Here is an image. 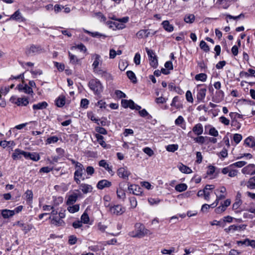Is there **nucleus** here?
Returning <instances> with one entry per match:
<instances>
[{"mask_svg":"<svg viewBox=\"0 0 255 255\" xmlns=\"http://www.w3.org/2000/svg\"><path fill=\"white\" fill-rule=\"evenodd\" d=\"M207 78V76L205 73H200L199 74H197L195 77V79L197 81H201L202 82H205L206 81Z\"/></svg>","mask_w":255,"mask_h":255,"instance_id":"40","label":"nucleus"},{"mask_svg":"<svg viewBox=\"0 0 255 255\" xmlns=\"http://www.w3.org/2000/svg\"><path fill=\"white\" fill-rule=\"evenodd\" d=\"M95 136L97 138V140L99 143L104 148H106L107 144L106 143L105 141L104 140V137L103 136L101 135V134L99 133H96L95 134Z\"/></svg>","mask_w":255,"mask_h":255,"instance_id":"33","label":"nucleus"},{"mask_svg":"<svg viewBox=\"0 0 255 255\" xmlns=\"http://www.w3.org/2000/svg\"><path fill=\"white\" fill-rule=\"evenodd\" d=\"M81 221L84 224H87L89 222V217L86 211L82 215Z\"/></svg>","mask_w":255,"mask_h":255,"instance_id":"45","label":"nucleus"},{"mask_svg":"<svg viewBox=\"0 0 255 255\" xmlns=\"http://www.w3.org/2000/svg\"><path fill=\"white\" fill-rule=\"evenodd\" d=\"M127 75L128 77L133 82H136V78L134 73L131 71H128L127 72Z\"/></svg>","mask_w":255,"mask_h":255,"instance_id":"42","label":"nucleus"},{"mask_svg":"<svg viewBox=\"0 0 255 255\" xmlns=\"http://www.w3.org/2000/svg\"><path fill=\"white\" fill-rule=\"evenodd\" d=\"M106 206H109V211L113 215L120 216L122 215L125 212V208L121 205H116L114 206H109L105 204Z\"/></svg>","mask_w":255,"mask_h":255,"instance_id":"5","label":"nucleus"},{"mask_svg":"<svg viewBox=\"0 0 255 255\" xmlns=\"http://www.w3.org/2000/svg\"><path fill=\"white\" fill-rule=\"evenodd\" d=\"M178 167L179 170L183 173L189 174L192 172L191 169L182 163H181Z\"/></svg>","mask_w":255,"mask_h":255,"instance_id":"31","label":"nucleus"},{"mask_svg":"<svg viewBox=\"0 0 255 255\" xmlns=\"http://www.w3.org/2000/svg\"><path fill=\"white\" fill-rule=\"evenodd\" d=\"M112 185L111 182L103 179L99 181L97 185V187L99 189H103L106 187H109Z\"/></svg>","mask_w":255,"mask_h":255,"instance_id":"17","label":"nucleus"},{"mask_svg":"<svg viewBox=\"0 0 255 255\" xmlns=\"http://www.w3.org/2000/svg\"><path fill=\"white\" fill-rule=\"evenodd\" d=\"M77 241V238L75 236L71 235V236H69V240H68V242H69V244H70L71 245H74L76 243Z\"/></svg>","mask_w":255,"mask_h":255,"instance_id":"61","label":"nucleus"},{"mask_svg":"<svg viewBox=\"0 0 255 255\" xmlns=\"http://www.w3.org/2000/svg\"><path fill=\"white\" fill-rule=\"evenodd\" d=\"M246 185L250 189H255V176L249 179L246 183Z\"/></svg>","mask_w":255,"mask_h":255,"instance_id":"34","label":"nucleus"},{"mask_svg":"<svg viewBox=\"0 0 255 255\" xmlns=\"http://www.w3.org/2000/svg\"><path fill=\"white\" fill-rule=\"evenodd\" d=\"M84 169H76L74 172V180L78 184H80V178L82 177Z\"/></svg>","mask_w":255,"mask_h":255,"instance_id":"19","label":"nucleus"},{"mask_svg":"<svg viewBox=\"0 0 255 255\" xmlns=\"http://www.w3.org/2000/svg\"><path fill=\"white\" fill-rule=\"evenodd\" d=\"M84 31L86 33H87L89 35H90L91 36L93 37H100V38H102L103 39H105L107 36L105 34H102V33H100V32H91L89 30H86V29H84Z\"/></svg>","mask_w":255,"mask_h":255,"instance_id":"27","label":"nucleus"},{"mask_svg":"<svg viewBox=\"0 0 255 255\" xmlns=\"http://www.w3.org/2000/svg\"><path fill=\"white\" fill-rule=\"evenodd\" d=\"M1 214L4 219H8L14 215V211L3 209L1 211Z\"/></svg>","mask_w":255,"mask_h":255,"instance_id":"24","label":"nucleus"},{"mask_svg":"<svg viewBox=\"0 0 255 255\" xmlns=\"http://www.w3.org/2000/svg\"><path fill=\"white\" fill-rule=\"evenodd\" d=\"M224 97V93L222 90H219L216 92L215 96L213 97V101L216 103H219L222 101Z\"/></svg>","mask_w":255,"mask_h":255,"instance_id":"22","label":"nucleus"},{"mask_svg":"<svg viewBox=\"0 0 255 255\" xmlns=\"http://www.w3.org/2000/svg\"><path fill=\"white\" fill-rule=\"evenodd\" d=\"M145 50L149 58L150 66L154 68H156L158 66V60L155 53L152 50L147 47L145 48Z\"/></svg>","mask_w":255,"mask_h":255,"instance_id":"4","label":"nucleus"},{"mask_svg":"<svg viewBox=\"0 0 255 255\" xmlns=\"http://www.w3.org/2000/svg\"><path fill=\"white\" fill-rule=\"evenodd\" d=\"M138 113L140 116L142 117H145L146 116H148V119H150L151 118V116L149 115L148 112L146 111L145 109H142V110L139 111Z\"/></svg>","mask_w":255,"mask_h":255,"instance_id":"56","label":"nucleus"},{"mask_svg":"<svg viewBox=\"0 0 255 255\" xmlns=\"http://www.w3.org/2000/svg\"><path fill=\"white\" fill-rule=\"evenodd\" d=\"M244 17H245L244 14L243 13H241L240 14H239L238 16H232L230 14L227 15V18H228L229 19H233L234 20H238L241 18H244Z\"/></svg>","mask_w":255,"mask_h":255,"instance_id":"54","label":"nucleus"},{"mask_svg":"<svg viewBox=\"0 0 255 255\" xmlns=\"http://www.w3.org/2000/svg\"><path fill=\"white\" fill-rule=\"evenodd\" d=\"M88 86L95 95H99L103 91V86L100 81L97 79H92L88 83Z\"/></svg>","mask_w":255,"mask_h":255,"instance_id":"1","label":"nucleus"},{"mask_svg":"<svg viewBox=\"0 0 255 255\" xmlns=\"http://www.w3.org/2000/svg\"><path fill=\"white\" fill-rule=\"evenodd\" d=\"M71 48L72 49L77 48V49H79L81 51H84V52H86L87 51L86 47L82 43H81L80 44H78L77 45H76L75 46H73Z\"/></svg>","mask_w":255,"mask_h":255,"instance_id":"59","label":"nucleus"},{"mask_svg":"<svg viewBox=\"0 0 255 255\" xmlns=\"http://www.w3.org/2000/svg\"><path fill=\"white\" fill-rule=\"evenodd\" d=\"M178 148L177 144H169L167 146L166 149L168 151L174 152L177 150Z\"/></svg>","mask_w":255,"mask_h":255,"instance_id":"49","label":"nucleus"},{"mask_svg":"<svg viewBox=\"0 0 255 255\" xmlns=\"http://www.w3.org/2000/svg\"><path fill=\"white\" fill-rule=\"evenodd\" d=\"M118 175L124 179H128V176L131 174L127 167H121L117 171Z\"/></svg>","mask_w":255,"mask_h":255,"instance_id":"7","label":"nucleus"},{"mask_svg":"<svg viewBox=\"0 0 255 255\" xmlns=\"http://www.w3.org/2000/svg\"><path fill=\"white\" fill-rule=\"evenodd\" d=\"M209 134L212 136L216 137L218 136L219 132L215 128L212 127L209 129Z\"/></svg>","mask_w":255,"mask_h":255,"instance_id":"58","label":"nucleus"},{"mask_svg":"<svg viewBox=\"0 0 255 255\" xmlns=\"http://www.w3.org/2000/svg\"><path fill=\"white\" fill-rule=\"evenodd\" d=\"M231 125L237 130L239 129L241 127V124L235 119L232 120Z\"/></svg>","mask_w":255,"mask_h":255,"instance_id":"47","label":"nucleus"},{"mask_svg":"<svg viewBox=\"0 0 255 255\" xmlns=\"http://www.w3.org/2000/svg\"><path fill=\"white\" fill-rule=\"evenodd\" d=\"M16 224L21 228V230L24 231L25 234L29 232L33 227L32 225L24 224L21 221L17 222Z\"/></svg>","mask_w":255,"mask_h":255,"instance_id":"14","label":"nucleus"},{"mask_svg":"<svg viewBox=\"0 0 255 255\" xmlns=\"http://www.w3.org/2000/svg\"><path fill=\"white\" fill-rule=\"evenodd\" d=\"M65 104V97L63 96H60L56 100V105L58 107H63Z\"/></svg>","mask_w":255,"mask_h":255,"instance_id":"36","label":"nucleus"},{"mask_svg":"<svg viewBox=\"0 0 255 255\" xmlns=\"http://www.w3.org/2000/svg\"><path fill=\"white\" fill-rule=\"evenodd\" d=\"M97 74L101 75V76L105 78L106 80L111 81L113 80V77L112 75L106 71H104L102 70H99Z\"/></svg>","mask_w":255,"mask_h":255,"instance_id":"29","label":"nucleus"},{"mask_svg":"<svg viewBox=\"0 0 255 255\" xmlns=\"http://www.w3.org/2000/svg\"><path fill=\"white\" fill-rule=\"evenodd\" d=\"M59 140V138L56 136H52L47 138L45 141L46 144L55 143Z\"/></svg>","mask_w":255,"mask_h":255,"instance_id":"38","label":"nucleus"},{"mask_svg":"<svg viewBox=\"0 0 255 255\" xmlns=\"http://www.w3.org/2000/svg\"><path fill=\"white\" fill-rule=\"evenodd\" d=\"M80 189L83 193L87 194L92 191L93 187L90 185L82 183L80 185Z\"/></svg>","mask_w":255,"mask_h":255,"instance_id":"23","label":"nucleus"},{"mask_svg":"<svg viewBox=\"0 0 255 255\" xmlns=\"http://www.w3.org/2000/svg\"><path fill=\"white\" fill-rule=\"evenodd\" d=\"M130 206L131 208H135L137 206V201L134 197H131L129 198Z\"/></svg>","mask_w":255,"mask_h":255,"instance_id":"52","label":"nucleus"},{"mask_svg":"<svg viewBox=\"0 0 255 255\" xmlns=\"http://www.w3.org/2000/svg\"><path fill=\"white\" fill-rule=\"evenodd\" d=\"M187 136L192 138L196 143L203 144L205 142V137L200 135H197V137H194L191 131L188 132Z\"/></svg>","mask_w":255,"mask_h":255,"instance_id":"15","label":"nucleus"},{"mask_svg":"<svg viewBox=\"0 0 255 255\" xmlns=\"http://www.w3.org/2000/svg\"><path fill=\"white\" fill-rule=\"evenodd\" d=\"M162 25L164 29L167 32H172L174 30V27L170 24L169 21L164 20L162 22Z\"/></svg>","mask_w":255,"mask_h":255,"instance_id":"30","label":"nucleus"},{"mask_svg":"<svg viewBox=\"0 0 255 255\" xmlns=\"http://www.w3.org/2000/svg\"><path fill=\"white\" fill-rule=\"evenodd\" d=\"M69 206L68 207L67 210L71 213H75L76 212H78L79 210L80 207H79V205L78 204L74 205L73 206H70V205H69Z\"/></svg>","mask_w":255,"mask_h":255,"instance_id":"41","label":"nucleus"},{"mask_svg":"<svg viewBox=\"0 0 255 255\" xmlns=\"http://www.w3.org/2000/svg\"><path fill=\"white\" fill-rule=\"evenodd\" d=\"M242 135L239 133H235L233 136V140L236 144H238L242 139Z\"/></svg>","mask_w":255,"mask_h":255,"instance_id":"51","label":"nucleus"},{"mask_svg":"<svg viewBox=\"0 0 255 255\" xmlns=\"http://www.w3.org/2000/svg\"><path fill=\"white\" fill-rule=\"evenodd\" d=\"M9 19L18 21H23L24 20V18L22 16L19 10H16L13 14H12L10 16Z\"/></svg>","mask_w":255,"mask_h":255,"instance_id":"21","label":"nucleus"},{"mask_svg":"<svg viewBox=\"0 0 255 255\" xmlns=\"http://www.w3.org/2000/svg\"><path fill=\"white\" fill-rule=\"evenodd\" d=\"M49 220H50L51 224L57 227L62 226L65 224L64 221L60 219L58 216H50L49 218Z\"/></svg>","mask_w":255,"mask_h":255,"instance_id":"8","label":"nucleus"},{"mask_svg":"<svg viewBox=\"0 0 255 255\" xmlns=\"http://www.w3.org/2000/svg\"><path fill=\"white\" fill-rule=\"evenodd\" d=\"M197 100L198 102H203L205 98L207 89L204 85L197 86Z\"/></svg>","mask_w":255,"mask_h":255,"instance_id":"6","label":"nucleus"},{"mask_svg":"<svg viewBox=\"0 0 255 255\" xmlns=\"http://www.w3.org/2000/svg\"><path fill=\"white\" fill-rule=\"evenodd\" d=\"M149 231L145 228L140 223H136L135 225V234L132 235L133 237L142 238L147 234Z\"/></svg>","mask_w":255,"mask_h":255,"instance_id":"3","label":"nucleus"},{"mask_svg":"<svg viewBox=\"0 0 255 255\" xmlns=\"http://www.w3.org/2000/svg\"><path fill=\"white\" fill-rule=\"evenodd\" d=\"M244 174L254 175L255 174V165L250 164L244 167L242 170Z\"/></svg>","mask_w":255,"mask_h":255,"instance_id":"11","label":"nucleus"},{"mask_svg":"<svg viewBox=\"0 0 255 255\" xmlns=\"http://www.w3.org/2000/svg\"><path fill=\"white\" fill-rule=\"evenodd\" d=\"M128 185V190L130 193H132L134 195H139L141 193L140 191V188L137 185L135 184H129Z\"/></svg>","mask_w":255,"mask_h":255,"instance_id":"10","label":"nucleus"},{"mask_svg":"<svg viewBox=\"0 0 255 255\" xmlns=\"http://www.w3.org/2000/svg\"><path fill=\"white\" fill-rule=\"evenodd\" d=\"M47 106V103L46 102L43 101L36 104H34L32 106V108L34 110H43L46 109Z\"/></svg>","mask_w":255,"mask_h":255,"instance_id":"25","label":"nucleus"},{"mask_svg":"<svg viewBox=\"0 0 255 255\" xmlns=\"http://www.w3.org/2000/svg\"><path fill=\"white\" fill-rule=\"evenodd\" d=\"M242 202L240 199H236V202L233 205V210L238 209L242 204Z\"/></svg>","mask_w":255,"mask_h":255,"instance_id":"57","label":"nucleus"},{"mask_svg":"<svg viewBox=\"0 0 255 255\" xmlns=\"http://www.w3.org/2000/svg\"><path fill=\"white\" fill-rule=\"evenodd\" d=\"M95 130L99 133V134H107V131L106 129L101 127H97L95 128Z\"/></svg>","mask_w":255,"mask_h":255,"instance_id":"55","label":"nucleus"},{"mask_svg":"<svg viewBox=\"0 0 255 255\" xmlns=\"http://www.w3.org/2000/svg\"><path fill=\"white\" fill-rule=\"evenodd\" d=\"M17 87L18 90L20 92H22L28 94H32L33 93L32 88L26 84H19L18 85Z\"/></svg>","mask_w":255,"mask_h":255,"instance_id":"13","label":"nucleus"},{"mask_svg":"<svg viewBox=\"0 0 255 255\" xmlns=\"http://www.w3.org/2000/svg\"><path fill=\"white\" fill-rule=\"evenodd\" d=\"M78 195L76 193H73L69 195L66 201V204L68 205H73L77 201Z\"/></svg>","mask_w":255,"mask_h":255,"instance_id":"26","label":"nucleus"},{"mask_svg":"<svg viewBox=\"0 0 255 255\" xmlns=\"http://www.w3.org/2000/svg\"><path fill=\"white\" fill-rule=\"evenodd\" d=\"M86 172L88 175L92 176L95 172V169L93 167L89 166L86 169Z\"/></svg>","mask_w":255,"mask_h":255,"instance_id":"64","label":"nucleus"},{"mask_svg":"<svg viewBox=\"0 0 255 255\" xmlns=\"http://www.w3.org/2000/svg\"><path fill=\"white\" fill-rule=\"evenodd\" d=\"M200 47L202 50H203L204 51L206 52H209L210 50L209 46L204 40H202L200 42Z\"/></svg>","mask_w":255,"mask_h":255,"instance_id":"44","label":"nucleus"},{"mask_svg":"<svg viewBox=\"0 0 255 255\" xmlns=\"http://www.w3.org/2000/svg\"><path fill=\"white\" fill-rule=\"evenodd\" d=\"M244 143L247 146L253 147L255 146V141L253 137H248L244 141Z\"/></svg>","mask_w":255,"mask_h":255,"instance_id":"35","label":"nucleus"},{"mask_svg":"<svg viewBox=\"0 0 255 255\" xmlns=\"http://www.w3.org/2000/svg\"><path fill=\"white\" fill-rule=\"evenodd\" d=\"M187 188V186L185 183H181L177 184L175 187V189L178 192H183L185 191Z\"/></svg>","mask_w":255,"mask_h":255,"instance_id":"39","label":"nucleus"},{"mask_svg":"<svg viewBox=\"0 0 255 255\" xmlns=\"http://www.w3.org/2000/svg\"><path fill=\"white\" fill-rule=\"evenodd\" d=\"M143 151L145 153L149 156H151L154 154L153 150L148 147L144 148L143 149Z\"/></svg>","mask_w":255,"mask_h":255,"instance_id":"63","label":"nucleus"},{"mask_svg":"<svg viewBox=\"0 0 255 255\" xmlns=\"http://www.w3.org/2000/svg\"><path fill=\"white\" fill-rule=\"evenodd\" d=\"M95 60L92 64V67L93 68V71L95 73L97 74L99 71V69H98V67L99 65L100 61V56L98 54H95Z\"/></svg>","mask_w":255,"mask_h":255,"instance_id":"20","label":"nucleus"},{"mask_svg":"<svg viewBox=\"0 0 255 255\" xmlns=\"http://www.w3.org/2000/svg\"><path fill=\"white\" fill-rule=\"evenodd\" d=\"M184 122L183 118L180 116L175 121V124L177 126H180L183 129H185V126L182 125V124Z\"/></svg>","mask_w":255,"mask_h":255,"instance_id":"37","label":"nucleus"},{"mask_svg":"<svg viewBox=\"0 0 255 255\" xmlns=\"http://www.w3.org/2000/svg\"><path fill=\"white\" fill-rule=\"evenodd\" d=\"M15 103L18 106H26L28 104L29 101L28 99L26 98H19L17 99Z\"/></svg>","mask_w":255,"mask_h":255,"instance_id":"28","label":"nucleus"},{"mask_svg":"<svg viewBox=\"0 0 255 255\" xmlns=\"http://www.w3.org/2000/svg\"><path fill=\"white\" fill-rule=\"evenodd\" d=\"M24 153H26V151L21 150L18 148L15 149L12 154V158L13 160L20 159L22 156L24 157L25 154Z\"/></svg>","mask_w":255,"mask_h":255,"instance_id":"18","label":"nucleus"},{"mask_svg":"<svg viewBox=\"0 0 255 255\" xmlns=\"http://www.w3.org/2000/svg\"><path fill=\"white\" fill-rule=\"evenodd\" d=\"M192 132V135L193 134L196 135H200L203 132V128L201 124L198 123L196 124L192 128V130L191 131Z\"/></svg>","mask_w":255,"mask_h":255,"instance_id":"12","label":"nucleus"},{"mask_svg":"<svg viewBox=\"0 0 255 255\" xmlns=\"http://www.w3.org/2000/svg\"><path fill=\"white\" fill-rule=\"evenodd\" d=\"M117 194L118 198L121 199H124L126 198V193L122 187V184H119V188L117 190Z\"/></svg>","mask_w":255,"mask_h":255,"instance_id":"32","label":"nucleus"},{"mask_svg":"<svg viewBox=\"0 0 255 255\" xmlns=\"http://www.w3.org/2000/svg\"><path fill=\"white\" fill-rule=\"evenodd\" d=\"M156 31L152 33L151 35H154ZM150 35L151 33L148 29H141L136 33V36L138 39L146 38Z\"/></svg>","mask_w":255,"mask_h":255,"instance_id":"9","label":"nucleus"},{"mask_svg":"<svg viewBox=\"0 0 255 255\" xmlns=\"http://www.w3.org/2000/svg\"><path fill=\"white\" fill-rule=\"evenodd\" d=\"M238 227L237 225H232L229 226L228 228L225 229V231L227 233H230L231 232H234L236 231H238Z\"/></svg>","mask_w":255,"mask_h":255,"instance_id":"46","label":"nucleus"},{"mask_svg":"<svg viewBox=\"0 0 255 255\" xmlns=\"http://www.w3.org/2000/svg\"><path fill=\"white\" fill-rule=\"evenodd\" d=\"M68 55L70 59V62L76 64L78 63L79 60L77 58L76 56L71 53L70 52H68Z\"/></svg>","mask_w":255,"mask_h":255,"instance_id":"48","label":"nucleus"},{"mask_svg":"<svg viewBox=\"0 0 255 255\" xmlns=\"http://www.w3.org/2000/svg\"><path fill=\"white\" fill-rule=\"evenodd\" d=\"M195 20V16L192 14H189L185 15L184 21L186 23H193Z\"/></svg>","mask_w":255,"mask_h":255,"instance_id":"43","label":"nucleus"},{"mask_svg":"<svg viewBox=\"0 0 255 255\" xmlns=\"http://www.w3.org/2000/svg\"><path fill=\"white\" fill-rule=\"evenodd\" d=\"M26 198L27 200L29 201H32L33 198V193L31 190H28L26 191L25 193Z\"/></svg>","mask_w":255,"mask_h":255,"instance_id":"60","label":"nucleus"},{"mask_svg":"<svg viewBox=\"0 0 255 255\" xmlns=\"http://www.w3.org/2000/svg\"><path fill=\"white\" fill-rule=\"evenodd\" d=\"M24 153L25 154L24 157L26 159H30L34 161H37L40 159V156L37 153L26 152Z\"/></svg>","mask_w":255,"mask_h":255,"instance_id":"16","label":"nucleus"},{"mask_svg":"<svg viewBox=\"0 0 255 255\" xmlns=\"http://www.w3.org/2000/svg\"><path fill=\"white\" fill-rule=\"evenodd\" d=\"M219 122L225 126L230 125V120L225 117L221 116L219 118Z\"/></svg>","mask_w":255,"mask_h":255,"instance_id":"53","label":"nucleus"},{"mask_svg":"<svg viewBox=\"0 0 255 255\" xmlns=\"http://www.w3.org/2000/svg\"><path fill=\"white\" fill-rule=\"evenodd\" d=\"M186 98L188 102L193 103V98L192 97V93L190 91H187L186 93Z\"/></svg>","mask_w":255,"mask_h":255,"instance_id":"62","label":"nucleus"},{"mask_svg":"<svg viewBox=\"0 0 255 255\" xmlns=\"http://www.w3.org/2000/svg\"><path fill=\"white\" fill-rule=\"evenodd\" d=\"M98 125L101 126H106L109 125V122L107 119L105 118H102L101 119H99V122L97 123Z\"/></svg>","mask_w":255,"mask_h":255,"instance_id":"50","label":"nucleus"},{"mask_svg":"<svg viewBox=\"0 0 255 255\" xmlns=\"http://www.w3.org/2000/svg\"><path fill=\"white\" fill-rule=\"evenodd\" d=\"M43 51V49L39 45H31L26 49V55L31 56L40 54Z\"/></svg>","mask_w":255,"mask_h":255,"instance_id":"2","label":"nucleus"}]
</instances>
